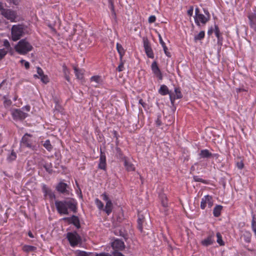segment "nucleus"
Instances as JSON below:
<instances>
[{
	"label": "nucleus",
	"mask_w": 256,
	"mask_h": 256,
	"mask_svg": "<svg viewBox=\"0 0 256 256\" xmlns=\"http://www.w3.org/2000/svg\"><path fill=\"white\" fill-rule=\"evenodd\" d=\"M91 82H94L96 84H99L101 82L100 76H93L90 78Z\"/></svg>",
	"instance_id": "obj_35"
},
{
	"label": "nucleus",
	"mask_w": 256,
	"mask_h": 256,
	"mask_svg": "<svg viewBox=\"0 0 256 256\" xmlns=\"http://www.w3.org/2000/svg\"><path fill=\"white\" fill-rule=\"evenodd\" d=\"M68 188V186L67 184L60 182L56 186V189L60 193L68 194V190H67Z\"/></svg>",
	"instance_id": "obj_13"
},
{
	"label": "nucleus",
	"mask_w": 256,
	"mask_h": 256,
	"mask_svg": "<svg viewBox=\"0 0 256 256\" xmlns=\"http://www.w3.org/2000/svg\"><path fill=\"white\" fill-rule=\"evenodd\" d=\"M214 233H212V234L206 238L202 240V244L206 246L212 244L214 242Z\"/></svg>",
	"instance_id": "obj_16"
},
{
	"label": "nucleus",
	"mask_w": 256,
	"mask_h": 256,
	"mask_svg": "<svg viewBox=\"0 0 256 256\" xmlns=\"http://www.w3.org/2000/svg\"><path fill=\"white\" fill-rule=\"evenodd\" d=\"M144 46L147 56L150 58H154V54L150 47V44L147 38L144 39Z\"/></svg>",
	"instance_id": "obj_9"
},
{
	"label": "nucleus",
	"mask_w": 256,
	"mask_h": 256,
	"mask_svg": "<svg viewBox=\"0 0 256 256\" xmlns=\"http://www.w3.org/2000/svg\"><path fill=\"white\" fill-rule=\"evenodd\" d=\"M62 70H63V72L64 74V77H65L66 79L68 82H69L70 80V78L69 76L70 72H69V70H68V68L66 67V66L65 64H64L62 66Z\"/></svg>",
	"instance_id": "obj_28"
},
{
	"label": "nucleus",
	"mask_w": 256,
	"mask_h": 256,
	"mask_svg": "<svg viewBox=\"0 0 256 256\" xmlns=\"http://www.w3.org/2000/svg\"><path fill=\"white\" fill-rule=\"evenodd\" d=\"M206 201H208V198H206L204 196L202 200L200 203V208L204 210L206 206Z\"/></svg>",
	"instance_id": "obj_33"
},
{
	"label": "nucleus",
	"mask_w": 256,
	"mask_h": 256,
	"mask_svg": "<svg viewBox=\"0 0 256 256\" xmlns=\"http://www.w3.org/2000/svg\"><path fill=\"white\" fill-rule=\"evenodd\" d=\"M160 198L161 200L162 204L164 207H166L168 206V203H167V198L165 194H162L160 195Z\"/></svg>",
	"instance_id": "obj_27"
},
{
	"label": "nucleus",
	"mask_w": 256,
	"mask_h": 256,
	"mask_svg": "<svg viewBox=\"0 0 256 256\" xmlns=\"http://www.w3.org/2000/svg\"><path fill=\"white\" fill-rule=\"evenodd\" d=\"M144 221V218L142 215L138 214V230L142 232V223Z\"/></svg>",
	"instance_id": "obj_18"
},
{
	"label": "nucleus",
	"mask_w": 256,
	"mask_h": 256,
	"mask_svg": "<svg viewBox=\"0 0 256 256\" xmlns=\"http://www.w3.org/2000/svg\"><path fill=\"white\" fill-rule=\"evenodd\" d=\"M42 190L44 193V196H48L51 200H52L56 198L54 194L52 192L51 190L48 188L46 186H43Z\"/></svg>",
	"instance_id": "obj_14"
},
{
	"label": "nucleus",
	"mask_w": 256,
	"mask_h": 256,
	"mask_svg": "<svg viewBox=\"0 0 256 256\" xmlns=\"http://www.w3.org/2000/svg\"><path fill=\"white\" fill-rule=\"evenodd\" d=\"M16 51L20 54H26L31 51L33 47L26 39L20 40L14 47Z\"/></svg>",
	"instance_id": "obj_2"
},
{
	"label": "nucleus",
	"mask_w": 256,
	"mask_h": 256,
	"mask_svg": "<svg viewBox=\"0 0 256 256\" xmlns=\"http://www.w3.org/2000/svg\"><path fill=\"white\" fill-rule=\"evenodd\" d=\"M124 165L126 168V169L128 171H133L134 170V166L130 162H129L126 159V158H124Z\"/></svg>",
	"instance_id": "obj_19"
},
{
	"label": "nucleus",
	"mask_w": 256,
	"mask_h": 256,
	"mask_svg": "<svg viewBox=\"0 0 256 256\" xmlns=\"http://www.w3.org/2000/svg\"><path fill=\"white\" fill-rule=\"evenodd\" d=\"M194 180L196 182H203V180L202 178H198V176H194Z\"/></svg>",
	"instance_id": "obj_58"
},
{
	"label": "nucleus",
	"mask_w": 256,
	"mask_h": 256,
	"mask_svg": "<svg viewBox=\"0 0 256 256\" xmlns=\"http://www.w3.org/2000/svg\"><path fill=\"white\" fill-rule=\"evenodd\" d=\"M100 162H106V156L104 152H102V150H100Z\"/></svg>",
	"instance_id": "obj_42"
},
{
	"label": "nucleus",
	"mask_w": 256,
	"mask_h": 256,
	"mask_svg": "<svg viewBox=\"0 0 256 256\" xmlns=\"http://www.w3.org/2000/svg\"><path fill=\"white\" fill-rule=\"evenodd\" d=\"M174 92L177 98H182V94L178 88H175Z\"/></svg>",
	"instance_id": "obj_38"
},
{
	"label": "nucleus",
	"mask_w": 256,
	"mask_h": 256,
	"mask_svg": "<svg viewBox=\"0 0 256 256\" xmlns=\"http://www.w3.org/2000/svg\"><path fill=\"white\" fill-rule=\"evenodd\" d=\"M139 104L142 105V106L144 108L146 106V104L143 102L142 99H140L139 100Z\"/></svg>",
	"instance_id": "obj_64"
},
{
	"label": "nucleus",
	"mask_w": 256,
	"mask_h": 256,
	"mask_svg": "<svg viewBox=\"0 0 256 256\" xmlns=\"http://www.w3.org/2000/svg\"><path fill=\"white\" fill-rule=\"evenodd\" d=\"M216 237H217V242L220 246H224V244L222 240V236L220 232L216 233Z\"/></svg>",
	"instance_id": "obj_32"
},
{
	"label": "nucleus",
	"mask_w": 256,
	"mask_h": 256,
	"mask_svg": "<svg viewBox=\"0 0 256 256\" xmlns=\"http://www.w3.org/2000/svg\"><path fill=\"white\" fill-rule=\"evenodd\" d=\"M55 205L58 212L60 214H68V208L74 212H76V202L73 198H67L62 201L56 200Z\"/></svg>",
	"instance_id": "obj_1"
},
{
	"label": "nucleus",
	"mask_w": 256,
	"mask_h": 256,
	"mask_svg": "<svg viewBox=\"0 0 256 256\" xmlns=\"http://www.w3.org/2000/svg\"><path fill=\"white\" fill-rule=\"evenodd\" d=\"M252 228H256V222L255 221L254 218L252 219Z\"/></svg>",
	"instance_id": "obj_61"
},
{
	"label": "nucleus",
	"mask_w": 256,
	"mask_h": 256,
	"mask_svg": "<svg viewBox=\"0 0 256 256\" xmlns=\"http://www.w3.org/2000/svg\"><path fill=\"white\" fill-rule=\"evenodd\" d=\"M96 256H112L110 254L108 253L102 252L100 254H96Z\"/></svg>",
	"instance_id": "obj_55"
},
{
	"label": "nucleus",
	"mask_w": 256,
	"mask_h": 256,
	"mask_svg": "<svg viewBox=\"0 0 256 256\" xmlns=\"http://www.w3.org/2000/svg\"><path fill=\"white\" fill-rule=\"evenodd\" d=\"M108 2L110 4V8L112 12V16L114 18H116V14L114 11V6L112 0H108Z\"/></svg>",
	"instance_id": "obj_29"
},
{
	"label": "nucleus",
	"mask_w": 256,
	"mask_h": 256,
	"mask_svg": "<svg viewBox=\"0 0 256 256\" xmlns=\"http://www.w3.org/2000/svg\"><path fill=\"white\" fill-rule=\"evenodd\" d=\"M36 250V247L29 245H25L22 248V250L26 252H34Z\"/></svg>",
	"instance_id": "obj_23"
},
{
	"label": "nucleus",
	"mask_w": 256,
	"mask_h": 256,
	"mask_svg": "<svg viewBox=\"0 0 256 256\" xmlns=\"http://www.w3.org/2000/svg\"><path fill=\"white\" fill-rule=\"evenodd\" d=\"M112 246L114 251L122 250L125 248L124 242L120 240H116L112 243Z\"/></svg>",
	"instance_id": "obj_11"
},
{
	"label": "nucleus",
	"mask_w": 256,
	"mask_h": 256,
	"mask_svg": "<svg viewBox=\"0 0 256 256\" xmlns=\"http://www.w3.org/2000/svg\"><path fill=\"white\" fill-rule=\"evenodd\" d=\"M208 20V18H207L202 14H196V16L195 22L198 25H200L199 22H200L202 24L206 23Z\"/></svg>",
	"instance_id": "obj_15"
},
{
	"label": "nucleus",
	"mask_w": 256,
	"mask_h": 256,
	"mask_svg": "<svg viewBox=\"0 0 256 256\" xmlns=\"http://www.w3.org/2000/svg\"><path fill=\"white\" fill-rule=\"evenodd\" d=\"M212 154L208 150H202L200 153V156L201 158H209L212 157Z\"/></svg>",
	"instance_id": "obj_17"
},
{
	"label": "nucleus",
	"mask_w": 256,
	"mask_h": 256,
	"mask_svg": "<svg viewBox=\"0 0 256 256\" xmlns=\"http://www.w3.org/2000/svg\"><path fill=\"white\" fill-rule=\"evenodd\" d=\"M67 238L72 246H76L80 241L81 239L80 236L76 233L68 232L67 234Z\"/></svg>",
	"instance_id": "obj_4"
},
{
	"label": "nucleus",
	"mask_w": 256,
	"mask_h": 256,
	"mask_svg": "<svg viewBox=\"0 0 256 256\" xmlns=\"http://www.w3.org/2000/svg\"><path fill=\"white\" fill-rule=\"evenodd\" d=\"M222 208V206L220 205H218L214 208L213 214L216 217H218L220 216Z\"/></svg>",
	"instance_id": "obj_24"
},
{
	"label": "nucleus",
	"mask_w": 256,
	"mask_h": 256,
	"mask_svg": "<svg viewBox=\"0 0 256 256\" xmlns=\"http://www.w3.org/2000/svg\"><path fill=\"white\" fill-rule=\"evenodd\" d=\"M164 48V52L165 54L168 57L170 56V53L168 52V48L166 46H162Z\"/></svg>",
	"instance_id": "obj_52"
},
{
	"label": "nucleus",
	"mask_w": 256,
	"mask_h": 256,
	"mask_svg": "<svg viewBox=\"0 0 256 256\" xmlns=\"http://www.w3.org/2000/svg\"><path fill=\"white\" fill-rule=\"evenodd\" d=\"M116 155L118 158H122V152L119 148H116Z\"/></svg>",
	"instance_id": "obj_39"
},
{
	"label": "nucleus",
	"mask_w": 256,
	"mask_h": 256,
	"mask_svg": "<svg viewBox=\"0 0 256 256\" xmlns=\"http://www.w3.org/2000/svg\"><path fill=\"white\" fill-rule=\"evenodd\" d=\"M12 116L14 120H22L28 116V114L23 112L20 110L16 109L12 112Z\"/></svg>",
	"instance_id": "obj_7"
},
{
	"label": "nucleus",
	"mask_w": 256,
	"mask_h": 256,
	"mask_svg": "<svg viewBox=\"0 0 256 256\" xmlns=\"http://www.w3.org/2000/svg\"><path fill=\"white\" fill-rule=\"evenodd\" d=\"M102 196L103 198V200H104L106 201V202L108 201H111L110 200H109L108 196H107V194L106 193L103 194H102Z\"/></svg>",
	"instance_id": "obj_53"
},
{
	"label": "nucleus",
	"mask_w": 256,
	"mask_h": 256,
	"mask_svg": "<svg viewBox=\"0 0 256 256\" xmlns=\"http://www.w3.org/2000/svg\"><path fill=\"white\" fill-rule=\"evenodd\" d=\"M152 70V72L160 80H162V74L161 72L160 69L159 68L158 64L156 61H154L151 66Z\"/></svg>",
	"instance_id": "obj_10"
},
{
	"label": "nucleus",
	"mask_w": 256,
	"mask_h": 256,
	"mask_svg": "<svg viewBox=\"0 0 256 256\" xmlns=\"http://www.w3.org/2000/svg\"><path fill=\"white\" fill-rule=\"evenodd\" d=\"M98 168L102 170H105L106 168V162H100L98 164Z\"/></svg>",
	"instance_id": "obj_44"
},
{
	"label": "nucleus",
	"mask_w": 256,
	"mask_h": 256,
	"mask_svg": "<svg viewBox=\"0 0 256 256\" xmlns=\"http://www.w3.org/2000/svg\"><path fill=\"white\" fill-rule=\"evenodd\" d=\"M116 49L120 56V60H122V56L124 54V50L121 44L117 43Z\"/></svg>",
	"instance_id": "obj_25"
},
{
	"label": "nucleus",
	"mask_w": 256,
	"mask_h": 256,
	"mask_svg": "<svg viewBox=\"0 0 256 256\" xmlns=\"http://www.w3.org/2000/svg\"><path fill=\"white\" fill-rule=\"evenodd\" d=\"M77 256H89V254L85 252H80Z\"/></svg>",
	"instance_id": "obj_54"
},
{
	"label": "nucleus",
	"mask_w": 256,
	"mask_h": 256,
	"mask_svg": "<svg viewBox=\"0 0 256 256\" xmlns=\"http://www.w3.org/2000/svg\"><path fill=\"white\" fill-rule=\"evenodd\" d=\"M248 17L250 21V28L256 32V13L255 12H250L248 14Z\"/></svg>",
	"instance_id": "obj_12"
},
{
	"label": "nucleus",
	"mask_w": 256,
	"mask_h": 256,
	"mask_svg": "<svg viewBox=\"0 0 256 256\" xmlns=\"http://www.w3.org/2000/svg\"><path fill=\"white\" fill-rule=\"evenodd\" d=\"M44 146L48 151H50L52 148V146L49 140H46L44 144Z\"/></svg>",
	"instance_id": "obj_31"
},
{
	"label": "nucleus",
	"mask_w": 256,
	"mask_h": 256,
	"mask_svg": "<svg viewBox=\"0 0 256 256\" xmlns=\"http://www.w3.org/2000/svg\"><path fill=\"white\" fill-rule=\"evenodd\" d=\"M156 18L154 16H151L148 18V22L150 23L154 22L156 21Z\"/></svg>",
	"instance_id": "obj_50"
},
{
	"label": "nucleus",
	"mask_w": 256,
	"mask_h": 256,
	"mask_svg": "<svg viewBox=\"0 0 256 256\" xmlns=\"http://www.w3.org/2000/svg\"><path fill=\"white\" fill-rule=\"evenodd\" d=\"M10 0L11 2L13 3L15 5H18L20 2V0Z\"/></svg>",
	"instance_id": "obj_62"
},
{
	"label": "nucleus",
	"mask_w": 256,
	"mask_h": 256,
	"mask_svg": "<svg viewBox=\"0 0 256 256\" xmlns=\"http://www.w3.org/2000/svg\"><path fill=\"white\" fill-rule=\"evenodd\" d=\"M120 61H121V62L119 64V66H118V67L117 68V70L118 72H122L123 70V69H124V62L122 60Z\"/></svg>",
	"instance_id": "obj_45"
},
{
	"label": "nucleus",
	"mask_w": 256,
	"mask_h": 256,
	"mask_svg": "<svg viewBox=\"0 0 256 256\" xmlns=\"http://www.w3.org/2000/svg\"><path fill=\"white\" fill-rule=\"evenodd\" d=\"M204 36V31H201L200 32V33L196 36H194V40H200L202 39Z\"/></svg>",
	"instance_id": "obj_34"
},
{
	"label": "nucleus",
	"mask_w": 256,
	"mask_h": 256,
	"mask_svg": "<svg viewBox=\"0 0 256 256\" xmlns=\"http://www.w3.org/2000/svg\"><path fill=\"white\" fill-rule=\"evenodd\" d=\"M32 136V135L30 134H26L22 138V144L23 146L34 149V146L32 145L31 140L28 138V137H31Z\"/></svg>",
	"instance_id": "obj_8"
},
{
	"label": "nucleus",
	"mask_w": 256,
	"mask_h": 256,
	"mask_svg": "<svg viewBox=\"0 0 256 256\" xmlns=\"http://www.w3.org/2000/svg\"><path fill=\"white\" fill-rule=\"evenodd\" d=\"M159 93L162 95H166L169 94V90L168 87L166 85L161 86L160 88L158 90Z\"/></svg>",
	"instance_id": "obj_21"
},
{
	"label": "nucleus",
	"mask_w": 256,
	"mask_h": 256,
	"mask_svg": "<svg viewBox=\"0 0 256 256\" xmlns=\"http://www.w3.org/2000/svg\"><path fill=\"white\" fill-rule=\"evenodd\" d=\"M44 168H45L46 170L48 172V173H52V169L51 164H46L44 165Z\"/></svg>",
	"instance_id": "obj_37"
},
{
	"label": "nucleus",
	"mask_w": 256,
	"mask_h": 256,
	"mask_svg": "<svg viewBox=\"0 0 256 256\" xmlns=\"http://www.w3.org/2000/svg\"><path fill=\"white\" fill-rule=\"evenodd\" d=\"M1 14L6 19L10 20L12 22L15 20L17 16L15 12L9 9H4V10H2Z\"/></svg>",
	"instance_id": "obj_5"
},
{
	"label": "nucleus",
	"mask_w": 256,
	"mask_h": 256,
	"mask_svg": "<svg viewBox=\"0 0 256 256\" xmlns=\"http://www.w3.org/2000/svg\"><path fill=\"white\" fill-rule=\"evenodd\" d=\"M236 166L239 169L242 170L244 166V164L242 162L240 161L236 163Z\"/></svg>",
	"instance_id": "obj_48"
},
{
	"label": "nucleus",
	"mask_w": 256,
	"mask_h": 256,
	"mask_svg": "<svg viewBox=\"0 0 256 256\" xmlns=\"http://www.w3.org/2000/svg\"><path fill=\"white\" fill-rule=\"evenodd\" d=\"M8 52L4 49L0 50V60H1L7 54Z\"/></svg>",
	"instance_id": "obj_43"
},
{
	"label": "nucleus",
	"mask_w": 256,
	"mask_h": 256,
	"mask_svg": "<svg viewBox=\"0 0 256 256\" xmlns=\"http://www.w3.org/2000/svg\"><path fill=\"white\" fill-rule=\"evenodd\" d=\"M192 13H193V8H192L188 10V15L191 16H192Z\"/></svg>",
	"instance_id": "obj_63"
},
{
	"label": "nucleus",
	"mask_w": 256,
	"mask_h": 256,
	"mask_svg": "<svg viewBox=\"0 0 256 256\" xmlns=\"http://www.w3.org/2000/svg\"><path fill=\"white\" fill-rule=\"evenodd\" d=\"M25 26L23 24L14 25L12 28V38L14 41H16L24 34Z\"/></svg>",
	"instance_id": "obj_3"
},
{
	"label": "nucleus",
	"mask_w": 256,
	"mask_h": 256,
	"mask_svg": "<svg viewBox=\"0 0 256 256\" xmlns=\"http://www.w3.org/2000/svg\"><path fill=\"white\" fill-rule=\"evenodd\" d=\"M75 74L78 78L82 79L83 78V73L82 70L78 68L76 66H73Z\"/></svg>",
	"instance_id": "obj_26"
},
{
	"label": "nucleus",
	"mask_w": 256,
	"mask_h": 256,
	"mask_svg": "<svg viewBox=\"0 0 256 256\" xmlns=\"http://www.w3.org/2000/svg\"><path fill=\"white\" fill-rule=\"evenodd\" d=\"M20 63L23 64L24 63V66L26 69H28L30 68V64L28 62L25 61L24 60H22L20 61Z\"/></svg>",
	"instance_id": "obj_46"
},
{
	"label": "nucleus",
	"mask_w": 256,
	"mask_h": 256,
	"mask_svg": "<svg viewBox=\"0 0 256 256\" xmlns=\"http://www.w3.org/2000/svg\"><path fill=\"white\" fill-rule=\"evenodd\" d=\"M37 72L40 76L44 75L42 70L40 67L37 68Z\"/></svg>",
	"instance_id": "obj_49"
},
{
	"label": "nucleus",
	"mask_w": 256,
	"mask_h": 256,
	"mask_svg": "<svg viewBox=\"0 0 256 256\" xmlns=\"http://www.w3.org/2000/svg\"><path fill=\"white\" fill-rule=\"evenodd\" d=\"M118 233L119 234L120 236L124 237L125 239H126V235L124 234V232L122 230H118V232H116V234H118Z\"/></svg>",
	"instance_id": "obj_47"
},
{
	"label": "nucleus",
	"mask_w": 256,
	"mask_h": 256,
	"mask_svg": "<svg viewBox=\"0 0 256 256\" xmlns=\"http://www.w3.org/2000/svg\"><path fill=\"white\" fill-rule=\"evenodd\" d=\"M95 202H96V204L98 208L100 210H102L103 208L104 204L100 200H99L98 198H96L95 200Z\"/></svg>",
	"instance_id": "obj_36"
},
{
	"label": "nucleus",
	"mask_w": 256,
	"mask_h": 256,
	"mask_svg": "<svg viewBox=\"0 0 256 256\" xmlns=\"http://www.w3.org/2000/svg\"><path fill=\"white\" fill-rule=\"evenodd\" d=\"M62 220L70 224H74L78 228L80 227V220L76 216L73 215L72 217L64 218Z\"/></svg>",
	"instance_id": "obj_6"
},
{
	"label": "nucleus",
	"mask_w": 256,
	"mask_h": 256,
	"mask_svg": "<svg viewBox=\"0 0 256 256\" xmlns=\"http://www.w3.org/2000/svg\"><path fill=\"white\" fill-rule=\"evenodd\" d=\"M158 38L160 44H162V46H166L164 42L163 41L162 38L160 34H158Z\"/></svg>",
	"instance_id": "obj_57"
},
{
	"label": "nucleus",
	"mask_w": 256,
	"mask_h": 256,
	"mask_svg": "<svg viewBox=\"0 0 256 256\" xmlns=\"http://www.w3.org/2000/svg\"><path fill=\"white\" fill-rule=\"evenodd\" d=\"M214 32L216 36L218 38V43H221L222 40V38L220 36V32L218 28V27L217 25L215 24L214 26Z\"/></svg>",
	"instance_id": "obj_22"
},
{
	"label": "nucleus",
	"mask_w": 256,
	"mask_h": 256,
	"mask_svg": "<svg viewBox=\"0 0 256 256\" xmlns=\"http://www.w3.org/2000/svg\"><path fill=\"white\" fill-rule=\"evenodd\" d=\"M113 254L114 256H124L121 252L118 251H114Z\"/></svg>",
	"instance_id": "obj_59"
},
{
	"label": "nucleus",
	"mask_w": 256,
	"mask_h": 256,
	"mask_svg": "<svg viewBox=\"0 0 256 256\" xmlns=\"http://www.w3.org/2000/svg\"><path fill=\"white\" fill-rule=\"evenodd\" d=\"M16 152L12 150L11 152V154L8 156V160L9 162H12L16 160Z\"/></svg>",
	"instance_id": "obj_30"
},
{
	"label": "nucleus",
	"mask_w": 256,
	"mask_h": 256,
	"mask_svg": "<svg viewBox=\"0 0 256 256\" xmlns=\"http://www.w3.org/2000/svg\"><path fill=\"white\" fill-rule=\"evenodd\" d=\"M248 90L244 88H236V92H247Z\"/></svg>",
	"instance_id": "obj_56"
},
{
	"label": "nucleus",
	"mask_w": 256,
	"mask_h": 256,
	"mask_svg": "<svg viewBox=\"0 0 256 256\" xmlns=\"http://www.w3.org/2000/svg\"><path fill=\"white\" fill-rule=\"evenodd\" d=\"M206 198H208V201H206V204H208V206L210 208H211L213 205V202L212 201V197L208 195L206 196Z\"/></svg>",
	"instance_id": "obj_40"
},
{
	"label": "nucleus",
	"mask_w": 256,
	"mask_h": 256,
	"mask_svg": "<svg viewBox=\"0 0 256 256\" xmlns=\"http://www.w3.org/2000/svg\"><path fill=\"white\" fill-rule=\"evenodd\" d=\"M40 77L41 81L42 82H43L44 83L47 84L49 80L46 75L44 74Z\"/></svg>",
	"instance_id": "obj_41"
},
{
	"label": "nucleus",
	"mask_w": 256,
	"mask_h": 256,
	"mask_svg": "<svg viewBox=\"0 0 256 256\" xmlns=\"http://www.w3.org/2000/svg\"><path fill=\"white\" fill-rule=\"evenodd\" d=\"M4 46L7 49H8L10 48V44L9 42L6 40L4 42Z\"/></svg>",
	"instance_id": "obj_51"
},
{
	"label": "nucleus",
	"mask_w": 256,
	"mask_h": 256,
	"mask_svg": "<svg viewBox=\"0 0 256 256\" xmlns=\"http://www.w3.org/2000/svg\"><path fill=\"white\" fill-rule=\"evenodd\" d=\"M156 122V124L158 126H160L162 124V122H161L159 116Z\"/></svg>",
	"instance_id": "obj_60"
},
{
	"label": "nucleus",
	"mask_w": 256,
	"mask_h": 256,
	"mask_svg": "<svg viewBox=\"0 0 256 256\" xmlns=\"http://www.w3.org/2000/svg\"><path fill=\"white\" fill-rule=\"evenodd\" d=\"M112 201H108L106 202V204L104 210L108 215L112 212Z\"/></svg>",
	"instance_id": "obj_20"
}]
</instances>
